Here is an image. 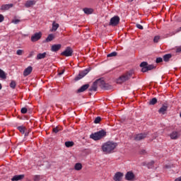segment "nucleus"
I'll return each instance as SVG.
<instances>
[{"instance_id":"f257e3e1","label":"nucleus","mask_w":181,"mask_h":181,"mask_svg":"<svg viewBox=\"0 0 181 181\" xmlns=\"http://www.w3.org/2000/svg\"><path fill=\"white\" fill-rule=\"evenodd\" d=\"M117 145L118 144L117 143L107 141L102 146V151L106 153H111V152L117 148Z\"/></svg>"},{"instance_id":"f03ea898","label":"nucleus","mask_w":181,"mask_h":181,"mask_svg":"<svg viewBox=\"0 0 181 181\" xmlns=\"http://www.w3.org/2000/svg\"><path fill=\"white\" fill-rule=\"evenodd\" d=\"M105 136H107V132H105L104 129L92 133L90 135V139H93V141H100V139H103V138H105Z\"/></svg>"},{"instance_id":"7ed1b4c3","label":"nucleus","mask_w":181,"mask_h":181,"mask_svg":"<svg viewBox=\"0 0 181 181\" xmlns=\"http://www.w3.org/2000/svg\"><path fill=\"white\" fill-rule=\"evenodd\" d=\"M132 74H134V72H132V71H130L122 75L120 77H119L117 79V83L122 84V83H125V81H128V80H129V78L132 77Z\"/></svg>"},{"instance_id":"20e7f679","label":"nucleus","mask_w":181,"mask_h":181,"mask_svg":"<svg viewBox=\"0 0 181 181\" xmlns=\"http://www.w3.org/2000/svg\"><path fill=\"white\" fill-rule=\"evenodd\" d=\"M90 71H91V68L90 67L84 69L83 71H81L78 74V76L75 77L74 78L75 81H78V80H81V78H83V77H86V76H87V74H88Z\"/></svg>"},{"instance_id":"39448f33","label":"nucleus","mask_w":181,"mask_h":181,"mask_svg":"<svg viewBox=\"0 0 181 181\" xmlns=\"http://www.w3.org/2000/svg\"><path fill=\"white\" fill-rule=\"evenodd\" d=\"M99 81V87L102 90H112V86L110 85L109 83H105L103 78H98Z\"/></svg>"},{"instance_id":"423d86ee","label":"nucleus","mask_w":181,"mask_h":181,"mask_svg":"<svg viewBox=\"0 0 181 181\" xmlns=\"http://www.w3.org/2000/svg\"><path fill=\"white\" fill-rule=\"evenodd\" d=\"M119 16H113L109 23V26H117L119 24Z\"/></svg>"},{"instance_id":"0eeeda50","label":"nucleus","mask_w":181,"mask_h":181,"mask_svg":"<svg viewBox=\"0 0 181 181\" xmlns=\"http://www.w3.org/2000/svg\"><path fill=\"white\" fill-rule=\"evenodd\" d=\"M61 54L62 56H65V57H70L71 56H73V49L70 47H67Z\"/></svg>"},{"instance_id":"6e6552de","label":"nucleus","mask_w":181,"mask_h":181,"mask_svg":"<svg viewBox=\"0 0 181 181\" xmlns=\"http://www.w3.org/2000/svg\"><path fill=\"white\" fill-rule=\"evenodd\" d=\"M42 39V32L35 33L33 35L31 36V42H35L37 40Z\"/></svg>"},{"instance_id":"1a4fd4ad","label":"nucleus","mask_w":181,"mask_h":181,"mask_svg":"<svg viewBox=\"0 0 181 181\" xmlns=\"http://www.w3.org/2000/svg\"><path fill=\"white\" fill-rule=\"evenodd\" d=\"M125 179L128 181L135 180V174L132 171H129L125 175Z\"/></svg>"},{"instance_id":"9d476101","label":"nucleus","mask_w":181,"mask_h":181,"mask_svg":"<svg viewBox=\"0 0 181 181\" xmlns=\"http://www.w3.org/2000/svg\"><path fill=\"white\" fill-rule=\"evenodd\" d=\"M100 79H97L93 83V85L90 87V91H97L98 86H100Z\"/></svg>"},{"instance_id":"9b49d317","label":"nucleus","mask_w":181,"mask_h":181,"mask_svg":"<svg viewBox=\"0 0 181 181\" xmlns=\"http://www.w3.org/2000/svg\"><path fill=\"white\" fill-rule=\"evenodd\" d=\"M148 136V134L146 133H141L138 134L134 137V141H142V139H145Z\"/></svg>"},{"instance_id":"f8f14e48","label":"nucleus","mask_w":181,"mask_h":181,"mask_svg":"<svg viewBox=\"0 0 181 181\" xmlns=\"http://www.w3.org/2000/svg\"><path fill=\"white\" fill-rule=\"evenodd\" d=\"M89 87H90V84H88V83L82 86L80 88H78L76 90L77 94H78L80 93H84V91H86V90H88V88H89Z\"/></svg>"},{"instance_id":"ddd939ff","label":"nucleus","mask_w":181,"mask_h":181,"mask_svg":"<svg viewBox=\"0 0 181 181\" xmlns=\"http://www.w3.org/2000/svg\"><path fill=\"white\" fill-rule=\"evenodd\" d=\"M122 176H124V173L121 172H117L115 174V176L113 177V180L115 181H121V179H122Z\"/></svg>"},{"instance_id":"4468645a","label":"nucleus","mask_w":181,"mask_h":181,"mask_svg":"<svg viewBox=\"0 0 181 181\" xmlns=\"http://www.w3.org/2000/svg\"><path fill=\"white\" fill-rule=\"evenodd\" d=\"M13 7V4H3L0 10L1 11H8V9H11V8Z\"/></svg>"},{"instance_id":"2eb2a0df","label":"nucleus","mask_w":181,"mask_h":181,"mask_svg":"<svg viewBox=\"0 0 181 181\" xmlns=\"http://www.w3.org/2000/svg\"><path fill=\"white\" fill-rule=\"evenodd\" d=\"M33 70V68L32 66H28L27 67L24 71H23V76L24 77H26L28 76H29V74H30V73H32V71Z\"/></svg>"},{"instance_id":"dca6fc26","label":"nucleus","mask_w":181,"mask_h":181,"mask_svg":"<svg viewBox=\"0 0 181 181\" xmlns=\"http://www.w3.org/2000/svg\"><path fill=\"white\" fill-rule=\"evenodd\" d=\"M25 177V175H16L11 178V181H19L22 180Z\"/></svg>"},{"instance_id":"f3484780","label":"nucleus","mask_w":181,"mask_h":181,"mask_svg":"<svg viewBox=\"0 0 181 181\" xmlns=\"http://www.w3.org/2000/svg\"><path fill=\"white\" fill-rule=\"evenodd\" d=\"M62 49V45L60 44L54 45L51 47L52 52H59Z\"/></svg>"},{"instance_id":"a211bd4d","label":"nucleus","mask_w":181,"mask_h":181,"mask_svg":"<svg viewBox=\"0 0 181 181\" xmlns=\"http://www.w3.org/2000/svg\"><path fill=\"white\" fill-rule=\"evenodd\" d=\"M33 5H36V1L35 0L27 1L25 4V8H30V6H33Z\"/></svg>"},{"instance_id":"6ab92c4d","label":"nucleus","mask_w":181,"mask_h":181,"mask_svg":"<svg viewBox=\"0 0 181 181\" xmlns=\"http://www.w3.org/2000/svg\"><path fill=\"white\" fill-rule=\"evenodd\" d=\"M168 111V105H163L162 107L158 110L159 114L165 115V112Z\"/></svg>"},{"instance_id":"aec40b11","label":"nucleus","mask_w":181,"mask_h":181,"mask_svg":"<svg viewBox=\"0 0 181 181\" xmlns=\"http://www.w3.org/2000/svg\"><path fill=\"white\" fill-rule=\"evenodd\" d=\"M47 56V52L39 53L37 55V60H42V59H45Z\"/></svg>"},{"instance_id":"412c9836","label":"nucleus","mask_w":181,"mask_h":181,"mask_svg":"<svg viewBox=\"0 0 181 181\" xmlns=\"http://www.w3.org/2000/svg\"><path fill=\"white\" fill-rule=\"evenodd\" d=\"M153 69H156V66H154L153 64H148L146 68H144L143 70H144L145 73L146 71H149L151 70H153Z\"/></svg>"},{"instance_id":"4be33fe9","label":"nucleus","mask_w":181,"mask_h":181,"mask_svg":"<svg viewBox=\"0 0 181 181\" xmlns=\"http://www.w3.org/2000/svg\"><path fill=\"white\" fill-rule=\"evenodd\" d=\"M59 23H57L56 21H53L52 23V28L51 30V32H56L57 29H59Z\"/></svg>"},{"instance_id":"5701e85b","label":"nucleus","mask_w":181,"mask_h":181,"mask_svg":"<svg viewBox=\"0 0 181 181\" xmlns=\"http://www.w3.org/2000/svg\"><path fill=\"white\" fill-rule=\"evenodd\" d=\"M83 11L84 13H86V15H91V13L94 12V10H93V8H84Z\"/></svg>"},{"instance_id":"b1692460","label":"nucleus","mask_w":181,"mask_h":181,"mask_svg":"<svg viewBox=\"0 0 181 181\" xmlns=\"http://www.w3.org/2000/svg\"><path fill=\"white\" fill-rule=\"evenodd\" d=\"M140 67H141V71L142 73H145V70L144 69H146L148 67V62H143L140 64Z\"/></svg>"},{"instance_id":"393cba45","label":"nucleus","mask_w":181,"mask_h":181,"mask_svg":"<svg viewBox=\"0 0 181 181\" xmlns=\"http://www.w3.org/2000/svg\"><path fill=\"white\" fill-rule=\"evenodd\" d=\"M0 78H2V80H6V73L1 69H0Z\"/></svg>"},{"instance_id":"a878e982","label":"nucleus","mask_w":181,"mask_h":181,"mask_svg":"<svg viewBox=\"0 0 181 181\" xmlns=\"http://www.w3.org/2000/svg\"><path fill=\"white\" fill-rule=\"evenodd\" d=\"M171 57H172V54H167L163 57V59L164 62H169V60L171 59Z\"/></svg>"},{"instance_id":"bb28decb","label":"nucleus","mask_w":181,"mask_h":181,"mask_svg":"<svg viewBox=\"0 0 181 181\" xmlns=\"http://www.w3.org/2000/svg\"><path fill=\"white\" fill-rule=\"evenodd\" d=\"M53 39H54V35L53 34H49L46 38L45 42H52Z\"/></svg>"},{"instance_id":"cd10ccee","label":"nucleus","mask_w":181,"mask_h":181,"mask_svg":"<svg viewBox=\"0 0 181 181\" xmlns=\"http://www.w3.org/2000/svg\"><path fill=\"white\" fill-rule=\"evenodd\" d=\"M65 146L66 148H71L72 146H74V141H66Z\"/></svg>"},{"instance_id":"c85d7f7f","label":"nucleus","mask_w":181,"mask_h":181,"mask_svg":"<svg viewBox=\"0 0 181 181\" xmlns=\"http://www.w3.org/2000/svg\"><path fill=\"white\" fill-rule=\"evenodd\" d=\"M82 168H83V165H81V163H78L75 164V166H74L75 170H81Z\"/></svg>"},{"instance_id":"c756f323","label":"nucleus","mask_w":181,"mask_h":181,"mask_svg":"<svg viewBox=\"0 0 181 181\" xmlns=\"http://www.w3.org/2000/svg\"><path fill=\"white\" fill-rule=\"evenodd\" d=\"M156 103H158V99H156V98H153L151 100H150L148 104L149 105H155Z\"/></svg>"},{"instance_id":"7c9ffc66","label":"nucleus","mask_w":181,"mask_h":181,"mask_svg":"<svg viewBox=\"0 0 181 181\" xmlns=\"http://www.w3.org/2000/svg\"><path fill=\"white\" fill-rule=\"evenodd\" d=\"M171 139H177V132H173L170 134Z\"/></svg>"},{"instance_id":"2f4dec72","label":"nucleus","mask_w":181,"mask_h":181,"mask_svg":"<svg viewBox=\"0 0 181 181\" xmlns=\"http://www.w3.org/2000/svg\"><path fill=\"white\" fill-rule=\"evenodd\" d=\"M118 53L117 52H112L107 54V57H115Z\"/></svg>"},{"instance_id":"473e14b6","label":"nucleus","mask_w":181,"mask_h":181,"mask_svg":"<svg viewBox=\"0 0 181 181\" xmlns=\"http://www.w3.org/2000/svg\"><path fill=\"white\" fill-rule=\"evenodd\" d=\"M10 87L11 88L15 89V88L16 87V82L15 81H11L10 83Z\"/></svg>"},{"instance_id":"72a5a7b5","label":"nucleus","mask_w":181,"mask_h":181,"mask_svg":"<svg viewBox=\"0 0 181 181\" xmlns=\"http://www.w3.org/2000/svg\"><path fill=\"white\" fill-rule=\"evenodd\" d=\"M18 131H20V132H21V134H25V127L23 126H19L18 127Z\"/></svg>"},{"instance_id":"f704fd0d","label":"nucleus","mask_w":181,"mask_h":181,"mask_svg":"<svg viewBox=\"0 0 181 181\" xmlns=\"http://www.w3.org/2000/svg\"><path fill=\"white\" fill-rule=\"evenodd\" d=\"M160 40V36L156 35L153 38V42H154V43H158Z\"/></svg>"},{"instance_id":"c9c22d12","label":"nucleus","mask_w":181,"mask_h":181,"mask_svg":"<svg viewBox=\"0 0 181 181\" xmlns=\"http://www.w3.org/2000/svg\"><path fill=\"white\" fill-rule=\"evenodd\" d=\"M52 131L53 132H54V134H57V132H59V131H62V129L59 128L58 127H56L53 128Z\"/></svg>"},{"instance_id":"e433bc0d","label":"nucleus","mask_w":181,"mask_h":181,"mask_svg":"<svg viewBox=\"0 0 181 181\" xmlns=\"http://www.w3.org/2000/svg\"><path fill=\"white\" fill-rule=\"evenodd\" d=\"M100 121H101V117H97L94 120V123L95 124H100Z\"/></svg>"},{"instance_id":"4c0bfd02","label":"nucleus","mask_w":181,"mask_h":181,"mask_svg":"<svg viewBox=\"0 0 181 181\" xmlns=\"http://www.w3.org/2000/svg\"><path fill=\"white\" fill-rule=\"evenodd\" d=\"M154 164H155V161L151 160L150 163H148L147 164V168H148V169H151V166H153Z\"/></svg>"},{"instance_id":"58836bf2","label":"nucleus","mask_w":181,"mask_h":181,"mask_svg":"<svg viewBox=\"0 0 181 181\" xmlns=\"http://www.w3.org/2000/svg\"><path fill=\"white\" fill-rule=\"evenodd\" d=\"M19 22H21V20H19V19H13L11 21V23H14L15 25H18V23H19Z\"/></svg>"},{"instance_id":"ea45409f","label":"nucleus","mask_w":181,"mask_h":181,"mask_svg":"<svg viewBox=\"0 0 181 181\" xmlns=\"http://www.w3.org/2000/svg\"><path fill=\"white\" fill-rule=\"evenodd\" d=\"M21 112V114H26V112H28V108L22 107Z\"/></svg>"},{"instance_id":"a19ab883","label":"nucleus","mask_w":181,"mask_h":181,"mask_svg":"<svg viewBox=\"0 0 181 181\" xmlns=\"http://www.w3.org/2000/svg\"><path fill=\"white\" fill-rule=\"evenodd\" d=\"M136 27L137 28V29H140L141 30H144V26H142L141 24H136Z\"/></svg>"},{"instance_id":"79ce46f5","label":"nucleus","mask_w":181,"mask_h":181,"mask_svg":"<svg viewBox=\"0 0 181 181\" xmlns=\"http://www.w3.org/2000/svg\"><path fill=\"white\" fill-rule=\"evenodd\" d=\"M23 53V50L22 49H18L16 52V54H18V56H22Z\"/></svg>"},{"instance_id":"37998d69","label":"nucleus","mask_w":181,"mask_h":181,"mask_svg":"<svg viewBox=\"0 0 181 181\" xmlns=\"http://www.w3.org/2000/svg\"><path fill=\"white\" fill-rule=\"evenodd\" d=\"M163 62V59L162 57H158L156 60V63H162Z\"/></svg>"},{"instance_id":"c03bdc74","label":"nucleus","mask_w":181,"mask_h":181,"mask_svg":"<svg viewBox=\"0 0 181 181\" xmlns=\"http://www.w3.org/2000/svg\"><path fill=\"white\" fill-rule=\"evenodd\" d=\"M164 168H165V169H171V168H173V164H167Z\"/></svg>"},{"instance_id":"a18cd8bd","label":"nucleus","mask_w":181,"mask_h":181,"mask_svg":"<svg viewBox=\"0 0 181 181\" xmlns=\"http://www.w3.org/2000/svg\"><path fill=\"white\" fill-rule=\"evenodd\" d=\"M33 180L34 181H40V175H35Z\"/></svg>"},{"instance_id":"49530a36","label":"nucleus","mask_w":181,"mask_h":181,"mask_svg":"<svg viewBox=\"0 0 181 181\" xmlns=\"http://www.w3.org/2000/svg\"><path fill=\"white\" fill-rule=\"evenodd\" d=\"M140 155H146V150L142 149L139 151Z\"/></svg>"},{"instance_id":"de8ad7c7","label":"nucleus","mask_w":181,"mask_h":181,"mask_svg":"<svg viewBox=\"0 0 181 181\" xmlns=\"http://www.w3.org/2000/svg\"><path fill=\"white\" fill-rule=\"evenodd\" d=\"M5 18L4 17V16L2 14H0V23L1 22H4Z\"/></svg>"},{"instance_id":"09e8293b","label":"nucleus","mask_w":181,"mask_h":181,"mask_svg":"<svg viewBox=\"0 0 181 181\" xmlns=\"http://www.w3.org/2000/svg\"><path fill=\"white\" fill-rule=\"evenodd\" d=\"M176 52L177 53H181V46L180 47H178L176 49Z\"/></svg>"},{"instance_id":"8fccbe9b","label":"nucleus","mask_w":181,"mask_h":181,"mask_svg":"<svg viewBox=\"0 0 181 181\" xmlns=\"http://www.w3.org/2000/svg\"><path fill=\"white\" fill-rule=\"evenodd\" d=\"M62 74H64V69L62 70L61 72L58 73L59 76H62Z\"/></svg>"},{"instance_id":"3c124183","label":"nucleus","mask_w":181,"mask_h":181,"mask_svg":"<svg viewBox=\"0 0 181 181\" xmlns=\"http://www.w3.org/2000/svg\"><path fill=\"white\" fill-rule=\"evenodd\" d=\"M175 181H181V177L176 178Z\"/></svg>"},{"instance_id":"603ef678","label":"nucleus","mask_w":181,"mask_h":181,"mask_svg":"<svg viewBox=\"0 0 181 181\" xmlns=\"http://www.w3.org/2000/svg\"><path fill=\"white\" fill-rule=\"evenodd\" d=\"M28 135H29V132H25V136H28Z\"/></svg>"},{"instance_id":"864d4df0","label":"nucleus","mask_w":181,"mask_h":181,"mask_svg":"<svg viewBox=\"0 0 181 181\" xmlns=\"http://www.w3.org/2000/svg\"><path fill=\"white\" fill-rule=\"evenodd\" d=\"M0 90H2V84L0 83Z\"/></svg>"},{"instance_id":"5fc2aeb1","label":"nucleus","mask_w":181,"mask_h":181,"mask_svg":"<svg viewBox=\"0 0 181 181\" xmlns=\"http://www.w3.org/2000/svg\"><path fill=\"white\" fill-rule=\"evenodd\" d=\"M134 0H129V2H132Z\"/></svg>"},{"instance_id":"6e6d98bb","label":"nucleus","mask_w":181,"mask_h":181,"mask_svg":"<svg viewBox=\"0 0 181 181\" xmlns=\"http://www.w3.org/2000/svg\"><path fill=\"white\" fill-rule=\"evenodd\" d=\"M154 138L156 139V136H155Z\"/></svg>"},{"instance_id":"4d7b16f0","label":"nucleus","mask_w":181,"mask_h":181,"mask_svg":"<svg viewBox=\"0 0 181 181\" xmlns=\"http://www.w3.org/2000/svg\"><path fill=\"white\" fill-rule=\"evenodd\" d=\"M30 56H32V54H30Z\"/></svg>"}]
</instances>
